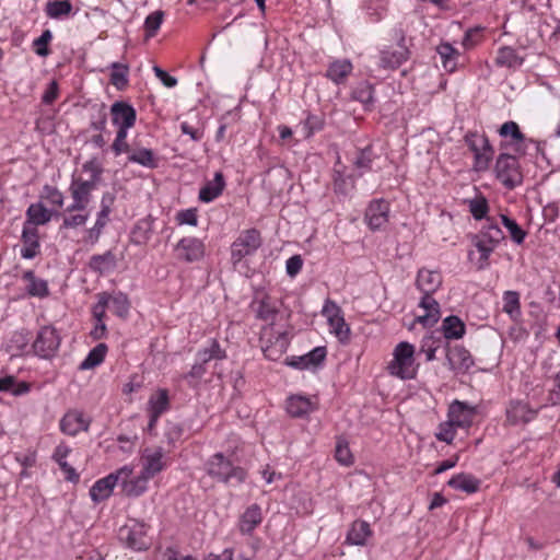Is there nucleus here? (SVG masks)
Here are the masks:
<instances>
[{"mask_svg":"<svg viewBox=\"0 0 560 560\" xmlns=\"http://www.w3.org/2000/svg\"><path fill=\"white\" fill-rule=\"evenodd\" d=\"M205 470L211 479L226 486H240L248 477L244 467L234 464L233 459L222 452L214 453L207 459Z\"/></svg>","mask_w":560,"mask_h":560,"instance_id":"obj_1","label":"nucleus"},{"mask_svg":"<svg viewBox=\"0 0 560 560\" xmlns=\"http://www.w3.org/2000/svg\"><path fill=\"white\" fill-rule=\"evenodd\" d=\"M504 237V233L495 218H488L478 233L471 236V244L479 254L476 259L478 270H483L490 265L491 254Z\"/></svg>","mask_w":560,"mask_h":560,"instance_id":"obj_2","label":"nucleus"},{"mask_svg":"<svg viewBox=\"0 0 560 560\" xmlns=\"http://www.w3.org/2000/svg\"><path fill=\"white\" fill-rule=\"evenodd\" d=\"M416 348L408 341H400L393 350V359L387 364L389 375L399 380H413L419 364L416 362Z\"/></svg>","mask_w":560,"mask_h":560,"instance_id":"obj_3","label":"nucleus"},{"mask_svg":"<svg viewBox=\"0 0 560 560\" xmlns=\"http://www.w3.org/2000/svg\"><path fill=\"white\" fill-rule=\"evenodd\" d=\"M522 158L516 153L512 154L510 152H501L497 156L494 165L495 178L508 190H513L524 183V174L520 162Z\"/></svg>","mask_w":560,"mask_h":560,"instance_id":"obj_4","label":"nucleus"},{"mask_svg":"<svg viewBox=\"0 0 560 560\" xmlns=\"http://www.w3.org/2000/svg\"><path fill=\"white\" fill-rule=\"evenodd\" d=\"M281 302L265 291H258L249 303V311L262 327H273L281 313Z\"/></svg>","mask_w":560,"mask_h":560,"instance_id":"obj_5","label":"nucleus"},{"mask_svg":"<svg viewBox=\"0 0 560 560\" xmlns=\"http://www.w3.org/2000/svg\"><path fill=\"white\" fill-rule=\"evenodd\" d=\"M262 245V236L255 228L240 232L238 236L231 244V264L237 267L246 257L253 256Z\"/></svg>","mask_w":560,"mask_h":560,"instance_id":"obj_6","label":"nucleus"},{"mask_svg":"<svg viewBox=\"0 0 560 560\" xmlns=\"http://www.w3.org/2000/svg\"><path fill=\"white\" fill-rule=\"evenodd\" d=\"M150 526L138 520H129L118 530L119 541L133 551H143L150 548L151 541L148 536Z\"/></svg>","mask_w":560,"mask_h":560,"instance_id":"obj_7","label":"nucleus"},{"mask_svg":"<svg viewBox=\"0 0 560 560\" xmlns=\"http://www.w3.org/2000/svg\"><path fill=\"white\" fill-rule=\"evenodd\" d=\"M61 345V337L52 325L42 326L31 345L32 354L44 360H51L57 355Z\"/></svg>","mask_w":560,"mask_h":560,"instance_id":"obj_8","label":"nucleus"},{"mask_svg":"<svg viewBox=\"0 0 560 560\" xmlns=\"http://www.w3.org/2000/svg\"><path fill=\"white\" fill-rule=\"evenodd\" d=\"M498 133L501 138L500 150L512 151V154H518L524 156L529 143L534 141L527 138L521 130L517 122L513 120L505 121L498 129Z\"/></svg>","mask_w":560,"mask_h":560,"instance_id":"obj_9","label":"nucleus"},{"mask_svg":"<svg viewBox=\"0 0 560 560\" xmlns=\"http://www.w3.org/2000/svg\"><path fill=\"white\" fill-rule=\"evenodd\" d=\"M259 341L266 359L279 360L290 346L288 331L275 332L273 327H261Z\"/></svg>","mask_w":560,"mask_h":560,"instance_id":"obj_10","label":"nucleus"},{"mask_svg":"<svg viewBox=\"0 0 560 560\" xmlns=\"http://www.w3.org/2000/svg\"><path fill=\"white\" fill-rule=\"evenodd\" d=\"M174 255L180 262H199L206 256V244L196 236H184L174 246Z\"/></svg>","mask_w":560,"mask_h":560,"instance_id":"obj_11","label":"nucleus"},{"mask_svg":"<svg viewBox=\"0 0 560 560\" xmlns=\"http://www.w3.org/2000/svg\"><path fill=\"white\" fill-rule=\"evenodd\" d=\"M170 463L171 460L166 456L163 447H147L142 451L140 456V472L147 476L149 479H152L165 470L170 466Z\"/></svg>","mask_w":560,"mask_h":560,"instance_id":"obj_12","label":"nucleus"},{"mask_svg":"<svg viewBox=\"0 0 560 560\" xmlns=\"http://www.w3.org/2000/svg\"><path fill=\"white\" fill-rule=\"evenodd\" d=\"M390 203L384 198L372 199L364 211V223L373 231L384 230L389 222Z\"/></svg>","mask_w":560,"mask_h":560,"instance_id":"obj_13","label":"nucleus"},{"mask_svg":"<svg viewBox=\"0 0 560 560\" xmlns=\"http://www.w3.org/2000/svg\"><path fill=\"white\" fill-rule=\"evenodd\" d=\"M97 187L93 180L72 176L69 191L72 198L70 211H85L92 199V191Z\"/></svg>","mask_w":560,"mask_h":560,"instance_id":"obj_14","label":"nucleus"},{"mask_svg":"<svg viewBox=\"0 0 560 560\" xmlns=\"http://www.w3.org/2000/svg\"><path fill=\"white\" fill-rule=\"evenodd\" d=\"M477 415V407L458 399L453 400L447 408L448 418L459 429H469Z\"/></svg>","mask_w":560,"mask_h":560,"instance_id":"obj_15","label":"nucleus"},{"mask_svg":"<svg viewBox=\"0 0 560 560\" xmlns=\"http://www.w3.org/2000/svg\"><path fill=\"white\" fill-rule=\"evenodd\" d=\"M128 471L127 468H119L106 477L96 480L90 489L92 501L100 503L107 500L112 495L115 486L119 485V477H126Z\"/></svg>","mask_w":560,"mask_h":560,"instance_id":"obj_16","label":"nucleus"},{"mask_svg":"<svg viewBox=\"0 0 560 560\" xmlns=\"http://www.w3.org/2000/svg\"><path fill=\"white\" fill-rule=\"evenodd\" d=\"M446 359L450 369L455 374H467L475 366V360L470 351L460 345L450 347L446 352Z\"/></svg>","mask_w":560,"mask_h":560,"instance_id":"obj_17","label":"nucleus"},{"mask_svg":"<svg viewBox=\"0 0 560 560\" xmlns=\"http://www.w3.org/2000/svg\"><path fill=\"white\" fill-rule=\"evenodd\" d=\"M538 415L537 409H533L528 402L522 400H511L505 410V421L510 425L527 424Z\"/></svg>","mask_w":560,"mask_h":560,"instance_id":"obj_18","label":"nucleus"},{"mask_svg":"<svg viewBox=\"0 0 560 560\" xmlns=\"http://www.w3.org/2000/svg\"><path fill=\"white\" fill-rule=\"evenodd\" d=\"M327 357L326 347H315L303 355H292L285 359V364L296 370H308L320 366Z\"/></svg>","mask_w":560,"mask_h":560,"instance_id":"obj_19","label":"nucleus"},{"mask_svg":"<svg viewBox=\"0 0 560 560\" xmlns=\"http://www.w3.org/2000/svg\"><path fill=\"white\" fill-rule=\"evenodd\" d=\"M121 468H127L129 471L126 477H119V485L121 492L129 498H138L148 490L149 479L143 474L132 477L133 468L129 465H125Z\"/></svg>","mask_w":560,"mask_h":560,"instance_id":"obj_20","label":"nucleus"},{"mask_svg":"<svg viewBox=\"0 0 560 560\" xmlns=\"http://www.w3.org/2000/svg\"><path fill=\"white\" fill-rule=\"evenodd\" d=\"M401 43L397 49L384 48L380 51L378 67L385 70H396L402 63H405L410 56L409 49L402 44L405 38L402 37Z\"/></svg>","mask_w":560,"mask_h":560,"instance_id":"obj_21","label":"nucleus"},{"mask_svg":"<svg viewBox=\"0 0 560 560\" xmlns=\"http://www.w3.org/2000/svg\"><path fill=\"white\" fill-rule=\"evenodd\" d=\"M109 115L113 126L133 127L137 121L136 109L126 101L113 103Z\"/></svg>","mask_w":560,"mask_h":560,"instance_id":"obj_22","label":"nucleus"},{"mask_svg":"<svg viewBox=\"0 0 560 560\" xmlns=\"http://www.w3.org/2000/svg\"><path fill=\"white\" fill-rule=\"evenodd\" d=\"M90 420L84 418L83 412L79 410L67 411L59 422L60 431L63 434L75 436L81 431H88Z\"/></svg>","mask_w":560,"mask_h":560,"instance_id":"obj_23","label":"nucleus"},{"mask_svg":"<svg viewBox=\"0 0 560 560\" xmlns=\"http://www.w3.org/2000/svg\"><path fill=\"white\" fill-rule=\"evenodd\" d=\"M30 341L31 334L27 329L15 330L7 342L5 351L11 358L30 355L32 354Z\"/></svg>","mask_w":560,"mask_h":560,"instance_id":"obj_24","label":"nucleus"},{"mask_svg":"<svg viewBox=\"0 0 560 560\" xmlns=\"http://www.w3.org/2000/svg\"><path fill=\"white\" fill-rule=\"evenodd\" d=\"M433 294L434 293L423 294L419 302V307L424 311V314L417 316L416 322L424 327H432L440 319V304L433 298Z\"/></svg>","mask_w":560,"mask_h":560,"instance_id":"obj_25","label":"nucleus"},{"mask_svg":"<svg viewBox=\"0 0 560 560\" xmlns=\"http://www.w3.org/2000/svg\"><path fill=\"white\" fill-rule=\"evenodd\" d=\"M375 86L368 80L359 81L350 93V98L362 104L365 112H372L375 107Z\"/></svg>","mask_w":560,"mask_h":560,"instance_id":"obj_26","label":"nucleus"},{"mask_svg":"<svg viewBox=\"0 0 560 560\" xmlns=\"http://www.w3.org/2000/svg\"><path fill=\"white\" fill-rule=\"evenodd\" d=\"M21 257L33 259L40 254L39 232L37 228L23 226L21 234Z\"/></svg>","mask_w":560,"mask_h":560,"instance_id":"obj_27","label":"nucleus"},{"mask_svg":"<svg viewBox=\"0 0 560 560\" xmlns=\"http://www.w3.org/2000/svg\"><path fill=\"white\" fill-rule=\"evenodd\" d=\"M226 187L225 177L222 172H215L213 179L207 180L198 194L199 201L210 203L219 198Z\"/></svg>","mask_w":560,"mask_h":560,"instance_id":"obj_28","label":"nucleus"},{"mask_svg":"<svg viewBox=\"0 0 560 560\" xmlns=\"http://www.w3.org/2000/svg\"><path fill=\"white\" fill-rule=\"evenodd\" d=\"M443 277L438 270L420 268L417 272L416 287L423 294L435 293L442 285Z\"/></svg>","mask_w":560,"mask_h":560,"instance_id":"obj_29","label":"nucleus"},{"mask_svg":"<svg viewBox=\"0 0 560 560\" xmlns=\"http://www.w3.org/2000/svg\"><path fill=\"white\" fill-rule=\"evenodd\" d=\"M26 219L23 226L37 228L45 225L56 217V212L47 209L42 202H34L28 206L25 212Z\"/></svg>","mask_w":560,"mask_h":560,"instance_id":"obj_30","label":"nucleus"},{"mask_svg":"<svg viewBox=\"0 0 560 560\" xmlns=\"http://www.w3.org/2000/svg\"><path fill=\"white\" fill-rule=\"evenodd\" d=\"M353 71V65L349 59H336L329 62L325 77L337 85L346 84Z\"/></svg>","mask_w":560,"mask_h":560,"instance_id":"obj_31","label":"nucleus"},{"mask_svg":"<svg viewBox=\"0 0 560 560\" xmlns=\"http://www.w3.org/2000/svg\"><path fill=\"white\" fill-rule=\"evenodd\" d=\"M262 522V511L257 503L250 504L240 516L238 530L243 535H252Z\"/></svg>","mask_w":560,"mask_h":560,"instance_id":"obj_32","label":"nucleus"},{"mask_svg":"<svg viewBox=\"0 0 560 560\" xmlns=\"http://www.w3.org/2000/svg\"><path fill=\"white\" fill-rule=\"evenodd\" d=\"M25 283V291L32 298L45 299L49 295L48 282L38 278L33 270H25L21 276Z\"/></svg>","mask_w":560,"mask_h":560,"instance_id":"obj_33","label":"nucleus"},{"mask_svg":"<svg viewBox=\"0 0 560 560\" xmlns=\"http://www.w3.org/2000/svg\"><path fill=\"white\" fill-rule=\"evenodd\" d=\"M372 536L373 530L370 523L363 520H355L347 533L346 541L353 546H366Z\"/></svg>","mask_w":560,"mask_h":560,"instance_id":"obj_34","label":"nucleus"},{"mask_svg":"<svg viewBox=\"0 0 560 560\" xmlns=\"http://www.w3.org/2000/svg\"><path fill=\"white\" fill-rule=\"evenodd\" d=\"M447 486L454 490H459L468 494L479 491L481 480L471 474L459 472L454 475L448 481Z\"/></svg>","mask_w":560,"mask_h":560,"instance_id":"obj_35","label":"nucleus"},{"mask_svg":"<svg viewBox=\"0 0 560 560\" xmlns=\"http://www.w3.org/2000/svg\"><path fill=\"white\" fill-rule=\"evenodd\" d=\"M436 52L439 54L442 66L446 72L453 73L457 70L462 55L452 44L448 42H442L436 47Z\"/></svg>","mask_w":560,"mask_h":560,"instance_id":"obj_36","label":"nucleus"},{"mask_svg":"<svg viewBox=\"0 0 560 560\" xmlns=\"http://www.w3.org/2000/svg\"><path fill=\"white\" fill-rule=\"evenodd\" d=\"M116 265L117 259L112 250H107L103 254L92 255L88 262L90 270L100 276H103L115 269Z\"/></svg>","mask_w":560,"mask_h":560,"instance_id":"obj_37","label":"nucleus"},{"mask_svg":"<svg viewBox=\"0 0 560 560\" xmlns=\"http://www.w3.org/2000/svg\"><path fill=\"white\" fill-rule=\"evenodd\" d=\"M153 235V219L151 215L136 222L130 232V242L135 245H145Z\"/></svg>","mask_w":560,"mask_h":560,"instance_id":"obj_38","label":"nucleus"},{"mask_svg":"<svg viewBox=\"0 0 560 560\" xmlns=\"http://www.w3.org/2000/svg\"><path fill=\"white\" fill-rule=\"evenodd\" d=\"M56 217L62 218V223L59 226V232L75 230L83 225L89 220V212L85 211H70V205L66 208V210L60 213L56 212Z\"/></svg>","mask_w":560,"mask_h":560,"instance_id":"obj_39","label":"nucleus"},{"mask_svg":"<svg viewBox=\"0 0 560 560\" xmlns=\"http://www.w3.org/2000/svg\"><path fill=\"white\" fill-rule=\"evenodd\" d=\"M171 409L170 394L166 388H159L148 400L147 412L161 417Z\"/></svg>","mask_w":560,"mask_h":560,"instance_id":"obj_40","label":"nucleus"},{"mask_svg":"<svg viewBox=\"0 0 560 560\" xmlns=\"http://www.w3.org/2000/svg\"><path fill=\"white\" fill-rule=\"evenodd\" d=\"M524 62V58L521 57L516 49L511 46H502L498 49L494 58V63L500 68L516 69L520 68Z\"/></svg>","mask_w":560,"mask_h":560,"instance_id":"obj_41","label":"nucleus"},{"mask_svg":"<svg viewBox=\"0 0 560 560\" xmlns=\"http://www.w3.org/2000/svg\"><path fill=\"white\" fill-rule=\"evenodd\" d=\"M315 409V405L303 396H291L287 400V411L293 418H303Z\"/></svg>","mask_w":560,"mask_h":560,"instance_id":"obj_42","label":"nucleus"},{"mask_svg":"<svg viewBox=\"0 0 560 560\" xmlns=\"http://www.w3.org/2000/svg\"><path fill=\"white\" fill-rule=\"evenodd\" d=\"M362 10L365 13V18L371 23L381 22L388 12L387 0H363Z\"/></svg>","mask_w":560,"mask_h":560,"instance_id":"obj_43","label":"nucleus"},{"mask_svg":"<svg viewBox=\"0 0 560 560\" xmlns=\"http://www.w3.org/2000/svg\"><path fill=\"white\" fill-rule=\"evenodd\" d=\"M44 11L49 19L63 20L74 15L78 10L73 11L68 0H51L46 3Z\"/></svg>","mask_w":560,"mask_h":560,"instance_id":"obj_44","label":"nucleus"},{"mask_svg":"<svg viewBox=\"0 0 560 560\" xmlns=\"http://www.w3.org/2000/svg\"><path fill=\"white\" fill-rule=\"evenodd\" d=\"M226 358V351L221 348L220 342L217 339H210L209 345L199 349L196 353V361L207 366V363L211 360H224Z\"/></svg>","mask_w":560,"mask_h":560,"instance_id":"obj_45","label":"nucleus"},{"mask_svg":"<svg viewBox=\"0 0 560 560\" xmlns=\"http://www.w3.org/2000/svg\"><path fill=\"white\" fill-rule=\"evenodd\" d=\"M108 308L119 318L126 319L130 311V301L126 293L117 291L114 293L107 292Z\"/></svg>","mask_w":560,"mask_h":560,"instance_id":"obj_46","label":"nucleus"},{"mask_svg":"<svg viewBox=\"0 0 560 560\" xmlns=\"http://www.w3.org/2000/svg\"><path fill=\"white\" fill-rule=\"evenodd\" d=\"M442 332L446 339H459L466 332L464 322L456 315H450L442 322Z\"/></svg>","mask_w":560,"mask_h":560,"instance_id":"obj_47","label":"nucleus"},{"mask_svg":"<svg viewBox=\"0 0 560 560\" xmlns=\"http://www.w3.org/2000/svg\"><path fill=\"white\" fill-rule=\"evenodd\" d=\"M127 159L130 163H136L148 168L158 167V159L153 150L148 148L132 149Z\"/></svg>","mask_w":560,"mask_h":560,"instance_id":"obj_48","label":"nucleus"},{"mask_svg":"<svg viewBox=\"0 0 560 560\" xmlns=\"http://www.w3.org/2000/svg\"><path fill=\"white\" fill-rule=\"evenodd\" d=\"M107 351L108 347L106 343H97L92 350H90L85 359L80 363L79 370L85 371L98 366L104 362Z\"/></svg>","mask_w":560,"mask_h":560,"instance_id":"obj_49","label":"nucleus"},{"mask_svg":"<svg viewBox=\"0 0 560 560\" xmlns=\"http://www.w3.org/2000/svg\"><path fill=\"white\" fill-rule=\"evenodd\" d=\"M31 389V385L27 382H18L13 375H5L0 378V393L7 392L14 396L27 394Z\"/></svg>","mask_w":560,"mask_h":560,"instance_id":"obj_50","label":"nucleus"},{"mask_svg":"<svg viewBox=\"0 0 560 560\" xmlns=\"http://www.w3.org/2000/svg\"><path fill=\"white\" fill-rule=\"evenodd\" d=\"M327 323L330 332L336 336L340 343L348 345L350 342L351 329L350 326L346 323L343 315L337 318L332 317Z\"/></svg>","mask_w":560,"mask_h":560,"instance_id":"obj_51","label":"nucleus"},{"mask_svg":"<svg viewBox=\"0 0 560 560\" xmlns=\"http://www.w3.org/2000/svg\"><path fill=\"white\" fill-rule=\"evenodd\" d=\"M335 459L345 467H350L354 463L353 454L349 447L348 441L343 436H338L335 447Z\"/></svg>","mask_w":560,"mask_h":560,"instance_id":"obj_52","label":"nucleus"},{"mask_svg":"<svg viewBox=\"0 0 560 560\" xmlns=\"http://www.w3.org/2000/svg\"><path fill=\"white\" fill-rule=\"evenodd\" d=\"M165 18V13L162 10H156L150 13L143 23L144 37L145 39H150L156 36L163 21Z\"/></svg>","mask_w":560,"mask_h":560,"instance_id":"obj_53","label":"nucleus"},{"mask_svg":"<svg viewBox=\"0 0 560 560\" xmlns=\"http://www.w3.org/2000/svg\"><path fill=\"white\" fill-rule=\"evenodd\" d=\"M377 158L374 152V148L372 144H368L363 149H359L357 151V155L353 160V165L358 170L370 171L372 168L373 161Z\"/></svg>","mask_w":560,"mask_h":560,"instance_id":"obj_54","label":"nucleus"},{"mask_svg":"<svg viewBox=\"0 0 560 560\" xmlns=\"http://www.w3.org/2000/svg\"><path fill=\"white\" fill-rule=\"evenodd\" d=\"M501 223L508 230L511 240L521 245L524 243L526 238V231L521 228V225L514 220L508 217L506 214H500Z\"/></svg>","mask_w":560,"mask_h":560,"instance_id":"obj_55","label":"nucleus"},{"mask_svg":"<svg viewBox=\"0 0 560 560\" xmlns=\"http://www.w3.org/2000/svg\"><path fill=\"white\" fill-rule=\"evenodd\" d=\"M485 27L477 25L474 27H469L466 30L463 39L462 46L465 50H471L478 45H480L485 40Z\"/></svg>","mask_w":560,"mask_h":560,"instance_id":"obj_56","label":"nucleus"},{"mask_svg":"<svg viewBox=\"0 0 560 560\" xmlns=\"http://www.w3.org/2000/svg\"><path fill=\"white\" fill-rule=\"evenodd\" d=\"M325 127V119L323 116L308 113L306 118L302 121L303 136L305 139L312 138L316 132H319Z\"/></svg>","mask_w":560,"mask_h":560,"instance_id":"obj_57","label":"nucleus"},{"mask_svg":"<svg viewBox=\"0 0 560 560\" xmlns=\"http://www.w3.org/2000/svg\"><path fill=\"white\" fill-rule=\"evenodd\" d=\"M457 429L459 428L447 418L438 425L434 436L438 441L451 445L457 435Z\"/></svg>","mask_w":560,"mask_h":560,"instance_id":"obj_58","label":"nucleus"},{"mask_svg":"<svg viewBox=\"0 0 560 560\" xmlns=\"http://www.w3.org/2000/svg\"><path fill=\"white\" fill-rule=\"evenodd\" d=\"M474 170L477 172H485L489 168L490 162L494 155V149L489 142V151L486 147L474 151Z\"/></svg>","mask_w":560,"mask_h":560,"instance_id":"obj_59","label":"nucleus"},{"mask_svg":"<svg viewBox=\"0 0 560 560\" xmlns=\"http://www.w3.org/2000/svg\"><path fill=\"white\" fill-rule=\"evenodd\" d=\"M207 373V366L196 361L189 372L184 374L183 378L187 382L188 387L198 389L201 384V380Z\"/></svg>","mask_w":560,"mask_h":560,"instance_id":"obj_60","label":"nucleus"},{"mask_svg":"<svg viewBox=\"0 0 560 560\" xmlns=\"http://www.w3.org/2000/svg\"><path fill=\"white\" fill-rule=\"evenodd\" d=\"M468 207L471 215L475 220H482L487 219L488 212H489V203L485 196L479 195L476 198L468 201Z\"/></svg>","mask_w":560,"mask_h":560,"instance_id":"obj_61","label":"nucleus"},{"mask_svg":"<svg viewBox=\"0 0 560 560\" xmlns=\"http://www.w3.org/2000/svg\"><path fill=\"white\" fill-rule=\"evenodd\" d=\"M128 66L119 62L112 63L110 83L117 89L125 88L128 84Z\"/></svg>","mask_w":560,"mask_h":560,"instance_id":"obj_62","label":"nucleus"},{"mask_svg":"<svg viewBox=\"0 0 560 560\" xmlns=\"http://www.w3.org/2000/svg\"><path fill=\"white\" fill-rule=\"evenodd\" d=\"M503 312L511 317L521 314L520 294L516 291H505L503 293Z\"/></svg>","mask_w":560,"mask_h":560,"instance_id":"obj_63","label":"nucleus"},{"mask_svg":"<svg viewBox=\"0 0 560 560\" xmlns=\"http://www.w3.org/2000/svg\"><path fill=\"white\" fill-rule=\"evenodd\" d=\"M52 40V33L50 30L43 31L42 35L33 40V50L40 57H47L51 51L49 44Z\"/></svg>","mask_w":560,"mask_h":560,"instance_id":"obj_64","label":"nucleus"}]
</instances>
